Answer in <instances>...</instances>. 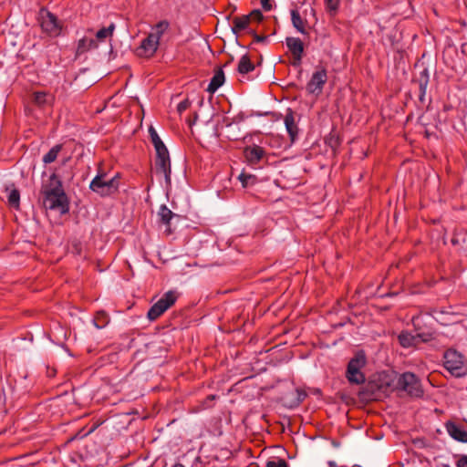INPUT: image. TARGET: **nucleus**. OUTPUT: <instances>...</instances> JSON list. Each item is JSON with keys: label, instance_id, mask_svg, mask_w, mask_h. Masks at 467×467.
<instances>
[{"label": "nucleus", "instance_id": "obj_8", "mask_svg": "<svg viewBox=\"0 0 467 467\" xmlns=\"http://www.w3.org/2000/svg\"><path fill=\"white\" fill-rule=\"evenodd\" d=\"M327 80V73L325 67H320L317 71H315L306 85V90L308 93L313 94L315 96H319L322 91L325 84Z\"/></svg>", "mask_w": 467, "mask_h": 467}, {"label": "nucleus", "instance_id": "obj_3", "mask_svg": "<svg viewBox=\"0 0 467 467\" xmlns=\"http://www.w3.org/2000/svg\"><path fill=\"white\" fill-rule=\"evenodd\" d=\"M397 389L412 398H421L424 394L420 380L411 372H404L399 376Z\"/></svg>", "mask_w": 467, "mask_h": 467}, {"label": "nucleus", "instance_id": "obj_35", "mask_svg": "<svg viewBox=\"0 0 467 467\" xmlns=\"http://www.w3.org/2000/svg\"><path fill=\"white\" fill-rule=\"evenodd\" d=\"M295 393L296 395V399L294 401L292 406H298L303 401V400L306 397V394L304 391H301L299 389H296Z\"/></svg>", "mask_w": 467, "mask_h": 467}, {"label": "nucleus", "instance_id": "obj_4", "mask_svg": "<svg viewBox=\"0 0 467 467\" xmlns=\"http://www.w3.org/2000/svg\"><path fill=\"white\" fill-rule=\"evenodd\" d=\"M89 189L100 196H109L119 189V176L107 180L106 174H98L90 182Z\"/></svg>", "mask_w": 467, "mask_h": 467}, {"label": "nucleus", "instance_id": "obj_5", "mask_svg": "<svg viewBox=\"0 0 467 467\" xmlns=\"http://www.w3.org/2000/svg\"><path fill=\"white\" fill-rule=\"evenodd\" d=\"M444 368L454 377L461 378L466 374L463 358L454 349H448L444 356Z\"/></svg>", "mask_w": 467, "mask_h": 467}, {"label": "nucleus", "instance_id": "obj_41", "mask_svg": "<svg viewBox=\"0 0 467 467\" xmlns=\"http://www.w3.org/2000/svg\"><path fill=\"white\" fill-rule=\"evenodd\" d=\"M327 465H328L329 467H338V466H337V462H334V461H328V462H327Z\"/></svg>", "mask_w": 467, "mask_h": 467}, {"label": "nucleus", "instance_id": "obj_24", "mask_svg": "<svg viewBox=\"0 0 467 467\" xmlns=\"http://www.w3.org/2000/svg\"><path fill=\"white\" fill-rule=\"evenodd\" d=\"M6 191H9L7 195L8 205L18 211L20 209V192L16 188H13L11 190L7 188Z\"/></svg>", "mask_w": 467, "mask_h": 467}, {"label": "nucleus", "instance_id": "obj_2", "mask_svg": "<svg viewBox=\"0 0 467 467\" xmlns=\"http://www.w3.org/2000/svg\"><path fill=\"white\" fill-rule=\"evenodd\" d=\"M367 358L364 352H358L348 362L346 378L351 384L360 385L366 380L361 369L366 366Z\"/></svg>", "mask_w": 467, "mask_h": 467}, {"label": "nucleus", "instance_id": "obj_29", "mask_svg": "<svg viewBox=\"0 0 467 467\" xmlns=\"http://www.w3.org/2000/svg\"><path fill=\"white\" fill-rule=\"evenodd\" d=\"M238 179L240 180L244 188H246L249 185L255 183V182H256V177L254 175L247 174L245 172H242L238 176Z\"/></svg>", "mask_w": 467, "mask_h": 467}, {"label": "nucleus", "instance_id": "obj_6", "mask_svg": "<svg viewBox=\"0 0 467 467\" xmlns=\"http://www.w3.org/2000/svg\"><path fill=\"white\" fill-rule=\"evenodd\" d=\"M178 298L175 291L166 292L149 309L147 317L150 321L158 319L166 310L172 306Z\"/></svg>", "mask_w": 467, "mask_h": 467}, {"label": "nucleus", "instance_id": "obj_15", "mask_svg": "<svg viewBox=\"0 0 467 467\" xmlns=\"http://www.w3.org/2000/svg\"><path fill=\"white\" fill-rule=\"evenodd\" d=\"M445 427L451 438L461 442H467V431L462 427L451 421H448Z\"/></svg>", "mask_w": 467, "mask_h": 467}, {"label": "nucleus", "instance_id": "obj_26", "mask_svg": "<svg viewBox=\"0 0 467 467\" xmlns=\"http://www.w3.org/2000/svg\"><path fill=\"white\" fill-rule=\"evenodd\" d=\"M115 30V24L111 23L107 27H102L96 33L97 43L105 41L106 38L111 37Z\"/></svg>", "mask_w": 467, "mask_h": 467}, {"label": "nucleus", "instance_id": "obj_22", "mask_svg": "<svg viewBox=\"0 0 467 467\" xmlns=\"http://www.w3.org/2000/svg\"><path fill=\"white\" fill-rule=\"evenodd\" d=\"M250 24L249 16H235L233 19L232 29L234 34H238L239 32L246 29Z\"/></svg>", "mask_w": 467, "mask_h": 467}, {"label": "nucleus", "instance_id": "obj_36", "mask_svg": "<svg viewBox=\"0 0 467 467\" xmlns=\"http://www.w3.org/2000/svg\"><path fill=\"white\" fill-rule=\"evenodd\" d=\"M422 73L425 75L426 78H425L424 81H420V89L421 91V96H424L425 91H426V88H427V85H428V74H427V70L426 69L423 70Z\"/></svg>", "mask_w": 467, "mask_h": 467}, {"label": "nucleus", "instance_id": "obj_32", "mask_svg": "<svg viewBox=\"0 0 467 467\" xmlns=\"http://www.w3.org/2000/svg\"><path fill=\"white\" fill-rule=\"evenodd\" d=\"M340 0H325L326 7L331 14H335L338 9Z\"/></svg>", "mask_w": 467, "mask_h": 467}, {"label": "nucleus", "instance_id": "obj_43", "mask_svg": "<svg viewBox=\"0 0 467 467\" xmlns=\"http://www.w3.org/2000/svg\"><path fill=\"white\" fill-rule=\"evenodd\" d=\"M209 399L213 400V399H214V396H213V395H212V396H210V397H209Z\"/></svg>", "mask_w": 467, "mask_h": 467}, {"label": "nucleus", "instance_id": "obj_1", "mask_svg": "<svg viewBox=\"0 0 467 467\" xmlns=\"http://www.w3.org/2000/svg\"><path fill=\"white\" fill-rule=\"evenodd\" d=\"M39 198L46 210L66 214L69 211V201L63 188L61 180L52 173L47 181H44L39 191Z\"/></svg>", "mask_w": 467, "mask_h": 467}, {"label": "nucleus", "instance_id": "obj_9", "mask_svg": "<svg viewBox=\"0 0 467 467\" xmlns=\"http://www.w3.org/2000/svg\"><path fill=\"white\" fill-rule=\"evenodd\" d=\"M157 174L163 175L167 183H171V159L168 150L156 153L154 161Z\"/></svg>", "mask_w": 467, "mask_h": 467}, {"label": "nucleus", "instance_id": "obj_37", "mask_svg": "<svg viewBox=\"0 0 467 467\" xmlns=\"http://www.w3.org/2000/svg\"><path fill=\"white\" fill-rule=\"evenodd\" d=\"M457 467H467V455H459L456 462Z\"/></svg>", "mask_w": 467, "mask_h": 467}, {"label": "nucleus", "instance_id": "obj_13", "mask_svg": "<svg viewBox=\"0 0 467 467\" xmlns=\"http://www.w3.org/2000/svg\"><path fill=\"white\" fill-rule=\"evenodd\" d=\"M159 223L164 224L166 226V234H171L172 233L171 229V221L174 217H179V215L172 213L165 204L161 205L158 212Z\"/></svg>", "mask_w": 467, "mask_h": 467}, {"label": "nucleus", "instance_id": "obj_27", "mask_svg": "<svg viewBox=\"0 0 467 467\" xmlns=\"http://www.w3.org/2000/svg\"><path fill=\"white\" fill-rule=\"evenodd\" d=\"M62 150L61 144H57L53 146L47 154L43 157V162L46 164H49L53 161H55L59 154V152Z\"/></svg>", "mask_w": 467, "mask_h": 467}, {"label": "nucleus", "instance_id": "obj_20", "mask_svg": "<svg viewBox=\"0 0 467 467\" xmlns=\"http://www.w3.org/2000/svg\"><path fill=\"white\" fill-rule=\"evenodd\" d=\"M399 343L403 348H411L418 345L416 336L409 331H402L398 337Z\"/></svg>", "mask_w": 467, "mask_h": 467}, {"label": "nucleus", "instance_id": "obj_38", "mask_svg": "<svg viewBox=\"0 0 467 467\" xmlns=\"http://www.w3.org/2000/svg\"><path fill=\"white\" fill-rule=\"evenodd\" d=\"M189 107H190V102L187 99H185L178 104L177 110H178V112L182 113V112L185 111Z\"/></svg>", "mask_w": 467, "mask_h": 467}, {"label": "nucleus", "instance_id": "obj_40", "mask_svg": "<svg viewBox=\"0 0 467 467\" xmlns=\"http://www.w3.org/2000/svg\"><path fill=\"white\" fill-rule=\"evenodd\" d=\"M254 37L256 42H264L267 38L265 36H258L256 34L254 35Z\"/></svg>", "mask_w": 467, "mask_h": 467}, {"label": "nucleus", "instance_id": "obj_23", "mask_svg": "<svg viewBox=\"0 0 467 467\" xmlns=\"http://www.w3.org/2000/svg\"><path fill=\"white\" fill-rule=\"evenodd\" d=\"M149 133L156 153L168 150L165 144L163 143V141L161 140V139L160 138L156 130L153 127H150Z\"/></svg>", "mask_w": 467, "mask_h": 467}, {"label": "nucleus", "instance_id": "obj_42", "mask_svg": "<svg viewBox=\"0 0 467 467\" xmlns=\"http://www.w3.org/2000/svg\"><path fill=\"white\" fill-rule=\"evenodd\" d=\"M171 467H185V466L181 462H177L174 465H172Z\"/></svg>", "mask_w": 467, "mask_h": 467}, {"label": "nucleus", "instance_id": "obj_30", "mask_svg": "<svg viewBox=\"0 0 467 467\" xmlns=\"http://www.w3.org/2000/svg\"><path fill=\"white\" fill-rule=\"evenodd\" d=\"M265 467H288V463L284 459L273 457L265 462Z\"/></svg>", "mask_w": 467, "mask_h": 467}, {"label": "nucleus", "instance_id": "obj_7", "mask_svg": "<svg viewBox=\"0 0 467 467\" xmlns=\"http://www.w3.org/2000/svg\"><path fill=\"white\" fill-rule=\"evenodd\" d=\"M40 26L44 32L51 36H57L61 33L62 26L57 17L49 11L41 10Z\"/></svg>", "mask_w": 467, "mask_h": 467}, {"label": "nucleus", "instance_id": "obj_18", "mask_svg": "<svg viewBox=\"0 0 467 467\" xmlns=\"http://www.w3.org/2000/svg\"><path fill=\"white\" fill-rule=\"evenodd\" d=\"M31 100L38 108H45L53 104L54 97L45 91H36L32 94Z\"/></svg>", "mask_w": 467, "mask_h": 467}, {"label": "nucleus", "instance_id": "obj_34", "mask_svg": "<svg viewBox=\"0 0 467 467\" xmlns=\"http://www.w3.org/2000/svg\"><path fill=\"white\" fill-rule=\"evenodd\" d=\"M247 16H249L250 22H261L264 19V16L259 9L253 10Z\"/></svg>", "mask_w": 467, "mask_h": 467}, {"label": "nucleus", "instance_id": "obj_10", "mask_svg": "<svg viewBox=\"0 0 467 467\" xmlns=\"http://www.w3.org/2000/svg\"><path fill=\"white\" fill-rule=\"evenodd\" d=\"M285 45L293 57L292 65L299 67L304 56V43L298 37L288 36L285 38Z\"/></svg>", "mask_w": 467, "mask_h": 467}, {"label": "nucleus", "instance_id": "obj_17", "mask_svg": "<svg viewBox=\"0 0 467 467\" xmlns=\"http://www.w3.org/2000/svg\"><path fill=\"white\" fill-rule=\"evenodd\" d=\"M225 81L224 72L222 67H218L214 70V75L212 78L206 91L213 94L217 91V89L223 85Z\"/></svg>", "mask_w": 467, "mask_h": 467}, {"label": "nucleus", "instance_id": "obj_33", "mask_svg": "<svg viewBox=\"0 0 467 467\" xmlns=\"http://www.w3.org/2000/svg\"><path fill=\"white\" fill-rule=\"evenodd\" d=\"M82 249L83 245L79 241L75 240L71 243L70 252L73 254L80 256L82 254Z\"/></svg>", "mask_w": 467, "mask_h": 467}, {"label": "nucleus", "instance_id": "obj_19", "mask_svg": "<svg viewBox=\"0 0 467 467\" xmlns=\"http://www.w3.org/2000/svg\"><path fill=\"white\" fill-rule=\"evenodd\" d=\"M170 23L167 20H162L152 26L151 31L149 33L150 36H154V40L160 44L162 36L168 31Z\"/></svg>", "mask_w": 467, "mask_h": 467}, {"label": "nucleus", "instance_id": "obj_28", "mask_svg": "<svg viewBox=\"0 0 467 467\" xmlns=\"http://www.w3.org/2000/svg\"><path fill=\"white\" fill-rule=\"evenodd\" d=\"M109 322V317L108 314L104 311L97 312V314L93 319L94 326L99 329L105 327Z\"/></svg>", "mask_w": 467, "mask_h": 467}, {"label": "nucleus", "instance_id": "obj_16", "mask_svg": "<svg viewBox=\"0 0 467 467\" xmlns=\"http://www.w3.org/2000/svg\"><path fill=\"white\" fill-rule=\"evenodd\" d=\"M285 125L286 131L292 141H295L298 135V127L295 121L294 112L291 109L286 110L285 117Z\"/></svg>", "mask_w": 467, "mask_h": 467}, {"label": "nucleus", "instance_id": "obj_44", "mask_svg": "<svg viewBox=\"0 0 467 467\" xmlns=\"http://www.w3.org/2000/svg\"><path fill=\"white\" fill-rule=\"evenodd\" d=\"M446 467H449V466H446Z\"/></svg>", "mask_w": 467, "mask_h": 467}, {"label": "nucleus", "instance_id": "obj_14", "mask_svg": "<svg viewBox=\"0 0 467 467\" xmlns=\"http://www.w3.org/2000/svg\"><path fill=\"white\" fill-rule=\"evenodd\" d=\"M98 47L99 44L97 43V40L84 36L78 41L75 57L78 58L89 50L96 49Z\"/></svg>", "mask_w": 467, "mask_h": 467}, {"label": "nucleus", "instance_id": "obj_12", "mask_svg": "<svg viewBox=\"0 0 467 467\" xmlns=\"http://www.w3.org/2000/svg\"><path fill=\"white\" fill-rule=\"evenodd\" d=\"M244 157L250 165H256L264 158L265 152V150L258 146H247L244 150Z\"/></svg>", "mask_w": 467, "mask_h": 467}, {"label": "nucleus", "instance_id": "obj_21", "mask_svg": "<svg viewBox=\"0 0 467 467\" xmlns=\"http://www.w3.org/2000/svg\"><path fill=\"white\" fill-rule=\"evenodd\" d=\"M291 20L294 27L300 32L301 34L306 35L307 31L306 30V21L304 20L299 12L296 9L291 10Z\"/></svg>", "mask_w": 467, "mask_h": 467}, {"label": "nucleus", "instance_id": "obj_31", "mask_svg": "<svg viewBox=\"0 0 467 467\" xmlns=\"http://www.w3.org/2000/svg\"><path fill=\"white\" fill-rule=\"evenodd\" d=\"M418 344L420 342H429L434 338L431 332H418L415 334Z\"/></svg>", "mask_w": 467, "mask_h": 467}, {"label": "nucleus", "instance_id": "obj_11", "mask_svg": "<svg viewBox=\"0 0 467 467\" xmlns=\"http://www.w3.org/2000/svg\"><path fill=\"white\" fill-rule=\"evenodd\" d=\"M153 38L154 36L148 35L147 37L142 39L140 45L135 50L138 57L150 58L155 55L160 44Z\"/></svg>", "mask_w": 467, "mask_h": 467}, {"label": "nucleus", "instance_id": "obj_25", "mask_svg": "<svg viewBox=\"0 0 467 467\" xmlns=\"http://www.w3.org/2000/svg\"><path fill=\"white\" fill-rule=\"evenodd\" d=\"M254 69V65L248 55H244L238 63L237 70L240 74H247Z\"/></svg>", "mask_w": 467, "mask_h": 467}, {"label": "nucleus", "instance_id": "obj_39", "mask_svg": "<svg viewBox=\"0 0 467 467\" xmlns=\"http://www.w3.org/2000/svg\"><path fill=\"white\" fill-rule=\"evenodd\" d=\"M260 3L265 11H270L273 7L272 0H260Z\"/></svg>", "mask_w": 467, "mask_h": 467}]
</instances>
